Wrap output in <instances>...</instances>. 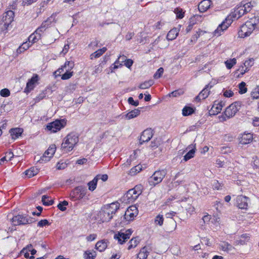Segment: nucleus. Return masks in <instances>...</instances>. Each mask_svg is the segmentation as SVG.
<instances>
[{"mask_svg":"<svg viewBox=\"0 0 259 259\" xmlns=\"http://www.w3.org/2000/svg\"><path fill=\"white\" fill-rule=\"evenodd\" d=\"M79 135L75 132L68 133L63 139L61 149L63 153L71 152L79 142Z\"/></svg>","mask_w":259,"mask_h":259,"instance_id":"nucleus-1","label":"nucleus"},{"mask_svg":"<svg viewBox=\"0 0 259 259\" xmlns=\"http://www.w3.org/2000/svg\"><path fill=\"white\" fill-rule=\"evenodd\" d=\"M119 208V203L113 202L104 205L100 211V217L103 222L110 221Z\"/></svg>","mask_w":259,"mask_h":259,"instance_id":"nucleus-2","label":"nucleus"},{"mask_svg":"<svg viewBox=\"0 0 259 259\" xmlns=\"http://www.w3.org/2000/svg\"><path fill=\"white\" fill-rule=\"evenodd\" d=\"M252 7L253 5L251 2L246 3L242 2L239 5L235 8L234 11L230 13L227 18L232 19L233 21L235 19H238L245 14L249 12Z\"/></svg>","mask_w":259,"mask_h":259,"instance_id":"nucleus-3","label":"nucleus"},{"mask_svg":"<svg viewBox=\"0 0 259 259\" xmlns=\"http://www.w3.org/2000/svg\"><path fill=\"white\" fill-rule=\"evenodd\" d=\"M256 26V23L252 19L247 21L245 24L241 25L238 34L240 38H244L249 36L254 30Z\"/></svg>","mask_w":259,"mask_h":259,"instance_id":"nucleus-4","label":"nucleus"},{"mask_svg":"<svg viewBox=\"0 0 259 259\" xmlns=\"http://www.w3.org/2000/svg\"><path fill=\"white\" fill-rule=\"evenodd\" d=\"M167 174L165 169L156 170L153 175L148 179V183L150 186L155 187L160 184Z\"/></svg>","mask_w":259,"mask_h":259,"instance_id":"nucleus-5","label":"nucleus"},{"mask_svg":"<svg viewBox=\"0 0 259 259\" xmlns=\"http://www.w3.org/2000/svg\"><path fill=\"white\" fill-rule=\"evenodd\" d=\"M67 124L66 119H56L47 124L46 130L51 133H55L63 128Z\"/></svg>","mask_w":259,"mask_h":259,"instance_id":"nucleus-6","label":"nucleus"},{"mask_svg":"<svg viewBox=\"0 0 259 259\" xmlns=\"http://www.w3.org/2000/svg\"><path fill=\"white\" fill-rule=\"evenodd\" d=\"M14 17V12L12 10L6 11L3 16V22L4 24L1 28V31L4 33L8 32V28L11 23L13 22Z\"/></svg>","mask_w":259,"mask_h":259,"instance_id":"nucleus-7","label":"nucleus"},{"mask_svg":"<svg viewBox=\"0 0 259 259\" xmlns=\"http://www.w3.org/2000/svg\"><path fill=\"white\" fill-rule=\"evenodd\" d=\"M56 14H53L46 20L43 21L41 25L35 30V31L36 33L40 35V36L42 37L46 30L50 27L53 23H55L56 21Z\"/></svg>","mask_w":259,"mask_h":259,"instance_id":"nucleus-8","label":"nucleus"},{"mask_svg":"<svg viewBox=\"0 0 259 259\" xmlns=\"http://www.w3.org/2000/svg\"><path fill=\"white\" fill-rule=\"evenodd\" d=\"M142 188L141 185H137L126 192L125 197L129 203L134 202L138 198L142 193Z\"/></svg>","mask_w":259,"mask_h":259,"instance_id":"nucleus-9","label":"nucleus"},{"mask_svg":"<svg viewBox=\"0 0 259 259\" xmlns=\"http://www.w3.org/2000/svg\"><path fill=\"white\" fill-rule=\"evenodd\" d=\"M11 222L14 226L25 225L32 223V219L24 214H18L14 216Z\"/></svg>","mask_w":259,"mask_h":259,"instance_id":"nucleus-10","label":"nucleus"},{"mask_svg":"<svg viewBox=\"0 0 259 259\" xmlns=\"http://www.w3.org/2000/svg\"><path fill=\"white\" fill-rule=\"evenodd\" d=\"M233 22V20L229 18H226L213 32L214 36L218 37L222 34L224 31L227 29Z\"/></svg>","mask_w":259,"mask_h":259,"instance_id":"nucleus-11","label":"nucleus"},{"mask_svg":"<svg viewBox=\"0 0 259 259\" xmlns=\"http://www.w3.org/2000/svg\"><path fill=\"white\" fill-rule=\"evenodd\" d=\"M133 231L131 229H127L124 232L119 231L114 236V239L118 241L120 244L125 242L131 237Z\"/></svg>","mask_w":259,"mask_h":259,"instance_id":"nucleus-12","label":"nucleus"},{"mask_svg":"<svg viewBox=\"0 0 259 259\" xmlns=\"http://www.w3.org/2000/svg\"><path fill=\"white\" fill-rule=\"evenodd\" d=\"M87 193V190L82 186H78L74 188L70 193V197L74 200H79L83 198Z\"/></svg>","mask_w":259,"mask_h":259,"instance_id":"nucleus-13","label":"nucleus"},{"mask_svg":"<svg viewBox=\"0 0 259 259\" xmlns=\"http://www.w3.org/2000/svg\"><path fill=\"white\" fill-rule=\"evenodd\" d=\"M249 199L248 197L240 195L237 196L236 203L237 207L240 209H247L248 206Z\"/></svg>","mask_w":259,"mask_h":259,"instance_id":"nucleus-14","label":"nucleus"},{"mask_svg":"<svg viewBox=\"0 0 259 259\" xmlns=\"http://www.w3.org/2000/svg\"><path fill=\"white\" fill-rule=\"evenodd\" d=\"M238 142L242 145H246L250 143L253 140V134L246 132L240 134L237 138Z\"/></svg>","mask_w":259,"mask_h":259,"instance_id":"nucleus-15","label":"nucleus"},{"mask_svg":"<svg viewBox=\"0 0 259 259\" xmlns=\"http://www.w3.org/2000/svg\"><path fill=\"white\" fill-rule=\"evenodd\" d=\"M238 103L237 102H235L230 105L224 112L225 116L227 118L234 116L238 111Z\"/></svg>","mask_w":259,"mask_h":259,"instance_id":"nucleus-16","label":"nucleus"},{"mask_svg":"<svg viewBox=\"0 0 259 259\" xmlns=\"http://www.w3.org/2000/svg\"><path fill=\"white\" fill-rule=\"evenodd\" d=\"M153 136V131L150 128H147L141 134L139 139L140 144H143L144 143L149 141Z\"/></svg>","mask_w":259,"mask_h":259,"instance_id":"nucleus-17","label":"nucleus"},{"mask_svg":"<svg viewBox=\"0 0 259 259\" xmlns=\"http://www.w3.org/2000/svg\"><path fill=\"white\" fill-rule=\"evenodd\" d=\"M138 210L135 205L130 206L125 211V217L128 221L134 220V218L137 215Z\"/></svg>","mask_w":259,"mask_h":259,"instance_id":"nucleus-18","label":"nucleus"},{"mask_svg":"<svg viewBox=\"0 0 259 259\" xmlns=\"http://www.w3.org/2000/svg\"><path fill=\"white\" fill-rule=\"evenodd\" d=\"M38 76L37 74H34L32 77L29 79L27 83L24 92L26 93H29L33 90L35 87V84L38 81Z\"/></svg>","mask_w":259,"mask_h":259,"instance_id":"nucleus-19","label":"nucleus"},{"mask_svg":"<svg viewBox=\"0 0 259 259\" xmlns=\"http://www.w3.org/2000/svg\"><path fill=\"white\" fill-rule=\"evenodd\" d=\"M74 66V63L72 61H66L64 64L61 66L58 70L54 72V75L55 77L60 76V74L62 73L64 70H71Z\"/></svg>","mask_w":259,"mask_h":259,"instance_id":"nucleus-20","label":"nucleus"},{"mask_svg":"<svg viewBox=\"0 0 259 259\" xmlns=\"http://www.w3.org/2000/svg\"><path fill=\"white\" fill-rule=\"evenodd\" d=\"M55 151L56 148L54 146L52 147H50L41 157L39 161L45 162L49 161L50 160V158L53 156Z\"/></svg>","mask_w":259,"mask_h":259,"instance_id":"nucleus-21","label":"nucleus"},{"mask_svg":"<svg viewBox=\"0 0 259 259\" xmlns=\"http://www.w3.org/2000/svg\"><path fill=\"white\" fill-rule=\"evenodd\" d=\"M224 106V103L223 102H220L217 103L216 102L214 103L212 105L211 108L209 110V113L211 115H217L219 113H220L223 107Z\"/></svg>","mask_w":259,"mask_h":259,"instance_id":"nucleus-22","label":"nucleus"},{"mask_svg":"<svg viewBox=\"0 0 259 259\" xmlns=\"http://www.w3.org/2000/svg\"><path fill=\"white\" fill-rule=\"evenodd\" d=\"M219 249L224 252L229 253L235 248L229 243L226 241H221L219 244Z\"/></svg>","mask_w":259,"mask_h":259,"instance_id":"nucleus-23","label":"nucleus"},{"mask_svg":"<svg viewBox=\"0 0 259 259\" xmlns=\"http://www.w3.org/2000/svg\"><path fill=\"white\" fill-rule=\"evenodd\" d=\"M211 86L207 84L205 87L201 91L199 95L196 96V100L200 101L206 99L209 95L210 91L209 89Z\"/></svg>","mask_w":259,"mask_h":259,"instance_id":"nucleus-24","label":"nucleus"},{"mask_svg":"<svg viewBox=\"0 0 259 259\" xmlns=\"http://www.w3.org/2000/svg\"><path fill=\"white\" fill-rule=\"evenodd\" d=\"M187 149H189V151L185 154L184 156L183 160L185 161H187L189 159L193 158L195 155V153L196 152V147L195 145L193 144L190 145Z\"/></svg>","mask_w":259,"mask_h":259,"instance_id":"nucleus-25","label":"nucleus"},{"mask_svg":"<svg viewBox=\"0 0 259 259\" xmlns=\"http://www.w3.org/2000/svg\"><path fill=\"white\" fill-rule=\"evenodd\" d=\"M212 2L210 0H203L198 5V10L201 13L206 12L211 6Z\"/></svg>","mask_w":259,"mask_h":259,"instance_id":"nucleus-26","label":"nucleus"},{"mask_svg":"<svg viewBox=\"0 0 259 259\" xmlns=\"http://www.w3.org/2000/svg\"><path fill=\"white\" fill-rule=\"evenodd\" d=\"M23 132V129L22 128H12L10 131V133L12 137V138L14 140L18 139Z\"/></svg>","mask_w":259,"mask_h":259,"instance_id":"nucleus-27","label":"nucleus"},{"mask_svg":"<svg viewBox=\"0 0 259 259\" xmlns=\"http://www.w3.org/2000/svg\"><path fill=\"white\" fill-rule=\"evenodd\" d=\"M180 28H174L168 32L166 38L168 40H172L176 38L178 35Z\"/></svg>","mask_w":259,"mask_h":259,"instance_id":"nucleus-28","label":"nucleus"},{"mask_svg":"<svg viewBox=\"0 0 259 259\" xmlns=\"http://www.w3.org/2000/svg\"><path fill=\"white\" fill-rule=\"evenodd\" d=\"M107 247V242L105 240L98 241L95 245V248L100 252L104 251Z\"/></svg>","mask_w":259,"mask_h":259,"instance_id":"nucleus-29","label":"nucleus"},{"mask_svg":"<svg viewBox=\"0 0 259 259\" xmlns=\"http://www.w3.org/2000/svg\"><path fill=\"white\" fill-rule=\"evenodd\" d=\"M99 180V176H96L93 180L88 183L89 190L90 191H94L97 188L98 181Z\"/></svg>","mask_w":259,"mask_h":259,"instance_id":"nucleus-30","label":"nucleus"},{"mask_svg":"<svg viewBox=\"0 0 259 259\" xmlns=\"http://www.w3.org/2000/svg\"><path fill=\"white\" fill-rule=\"evenodd\" d=\"M149 254V249L146 246L141 248L137 254V259H146Z\"/></svg>","mask_w":259,"mask_h":259,"instance_id":"nucleus-31","label":"nucleus"},{"mask_svg":"<svg viewBox=\"0 0 259 259\" xmlns=\"http://www.w3.org/2000/svg\"><path fill=\"white\" fill-rule=\"evenodd\" d=\"M140 113H141V111L140 109H139L138 108L135 109L134 110H132L130 112H128V113H127L125 115V117L127 119L130 120V119H133V118H134L137 117L138 116H139L140 114Z\"/></svg>","mask_w":259,"mask_h":259,"instance_id":"nucleus-32","label":"nucleus"},{"mask_svg":"<svg viewBox=\"0 0 259 259\" xmlns=\"http://www.w3.org/2000/svg\"><path fill=\"white\" fill-rule=\"evenodd\" d=\"M106 51L107 48L106 47H103L102 49H99L90 55V59L93 60L94 59L98 58L102 56Z\"/></svg>","mask_w":259,"mask_h":259,"instance_id":"nucleus-33","label":"nucleus"},{"mask_svg":"<svg viewBox=\"0 0 259 259\" xmlns=\"http://www.w3.org/2000/svg\"><path fill=\"white\" fill-rule=\"evenodd\" d=\"M121 58H118L115 62L112 64L109 67V71L108 74L110 73H113L116 69L120 68L122 66V64L120 62V59Z\"/></svg>","mask_w":259,"mask_h":259,"instance_id":"nucleus-34","label":"nucleus"},{"mask_svg":"<svg viewBox=\"0 0 259 259\" xmlns=\"http://www.w3.org/2000/svg\"><path fill=\"white\" fill-rule=\"evenodd\" d=\"M41 37L40 36V35L38 34L35 31H34L28 37V40L32 45L33 44L37 42L41 39Z\"/></svg>","mask_w":259,"mask_h":259,"instance_id":"nucleus-35","label":"nucleus"},{"mask_svg":"<svg viewBox=\"0 0 259 259\" xmlns=\"http://www.w3.org/2000/svg\"><path fill=\"white\" fill-rule=\"evenodd\" d=\"M96 255L97 254L95 251L88 250L84 251L83 258L84 259H94Z\"/></svg>","mask_w":259,"mask_h":259,"instance_id":"nucleus-36","label":"nucleus"},{"mask_svg":"<svg viewBox=\"0 0 259 259\" xmlns=\"http://www.w3.org/2000/svg\"><path fill=\"white\" fill-rule=\"evenodd\" d=\"M38 170L37 168H35V167H31L30 169L26 170L25 171V175L28 178H31L32 177L35 176L36 175H37V174L38 173Z\"/></svg>","mask_w":259,"mask_h":259,"instance_id":"nucleus-37","label":"nucleus"},{"mask_svg":"<svg viewBox=\"0 0 259 259\" xmlns=\"http://www.w3.org/2000/svg\"><path fill=\"white\" fill-rule=\"evenodd\" d=\"M14 154L11 151L7 152L5 153V156L0 159L1 164H2V162L4 163L5 161H9L11 160Z\"/></svg>","mask_w":259,"mask_h":259,"instance_id":"nucleus-38","label":"nucleus"},{"mask_svg":"<svg viewBox=\"0 0 259 259\" xmlns=\"http://www.w3.org/2000/svg\"><path fill=\"white\" fill-rule=\"evenodd\" d=\"M41 201L44 205L50 206L52 205L54 201L52 199H50V197L48 195H43L42 196Z\"/></svg>","mask_w":259,"mask_h":259,"instance_id":"nucleus-39","label":"nucleus"},{"mask_svg":"<svg viewBox=\"0 0 259 259\" xmlns=\"http://www.w3.org/2000/svg\"><path fill=\"white\" fill-rule=\"evenodd\" d=\"M154 83V81L152 80H149L145 81L144 82L141 83L139 88L142 90L147 89L151 87Z\"/></svg>","mask_w":259,"mask_h":259,"instance_id":"nucleus-40","label":"nucleus"},{"mask_svg":"<svg viewBox=\"0 0 259 259\" xmlns=\"http://www.w3.org/2000/svg\"><path fill=\"white\" fill-rule=\"evenodd\" d=\"M140 240L138 237L133 238L129 242L128 249L130 250L132 248H135L139 243Z\"/></svg>","mask_w":259,"mask_h":259,"instance_id":"nucleus-41","label":"nucleus"},{"mask_svg":"<svg viewBox=\"0 0 259 259\" xmlns=\"http://www.w3.org/2000/svg\"><path fill=\"white\" fill-rule=\"evenodd\" d=\"M142 165L141 164H138L132 168L130 171V173L131 175H135L142 171Z\"/></svg>","mask_w":259,"mask_h":259,"instance_id":"nucleus-42","label":"nucleus"},{"mask_svg":"<svg viewBox=\"0 0 259 259\" xmlns=\"http://www.w3.org/2000/svg\"><path fill=\"white\" fill-rule=\"evenodd\" d=\"M184 93V91L182 89H179L178 90H175L170 93L168 94V96L173 97H179Z\"/></svg>","mask_w":259,"mask_h":259,"instance_id":"nucleus-43","label":"nucleus"},{"mask_svg":"<svg viewBox=\"0 0 259 259\" xmlns=\"http://www.w3.org/2000/svg\"><path fill=\"white\" fill-rule=\"evenodd\" d=\"M194 112L193 109L191 107L185 106L182 110V114L186 116L192 114Z\"/></svg>","mask_w":259,"mask_h":259,"instance_id":"nucleus-44","label":"nucleus"},{"mask_svg":"<svg viewBox=\"0 0 259 259\" xmlns=\"http://www.w3.org/2000/svg\"><path fill=\"white\" fill-rule=\"evenodd\" d=\"M236 59L235 58H233L226 61L225 62V64L227 68L230 69L236 64Z\"/></svg>","mask_w":259,"mask_h":259,"instance_id":"nucleus-45","label":"nucleus"},{"mask_svg":"<svg viewBox=\"0 0 259 259\" xmlns=\"http://www.w3.org/2000/svg\"><path fill=\"white\" fill-rule=\"evenodd\" d=\"M254 63V60L252 58H250L246 60L243 63V65L246 68L249 70L250 68L253 65Z\"/></svg>","mask_w":259,"mask_h":259,"instance_id":"nucleus-46","label":"nucleus"},{"mask_svg":"<svg viewBox=\"0 0 259 259\" xmlns=\"http://www.w3.org/2000/svg\"><path fill=\"white\" fill-rule=\"evenodd\" d=\"M251 97L253 99H259V85L253 89L251 93Z\"/></svg>","mask_w":259,"mask_h":259,"instance_id":"nucleus-47","label":"nucleus"},{"mask_svg":"<svg viewBox=\"0 0 259 259\" xmlns=\"http://www.w3.org/2000/svg\"><path fill=\"white\" fill-rule=\"evenodd\" d=\"M68 205V202L64 200L62 202H60L57 205L58 208L62 211H65L66 210V206Z\"/></svg>","mask_w":259,"mask_h":259,"instance_id":"nucleus-48","label":"nucleus"},{"mask_svg":"<svg viewBox=\"0 0 259 259\" xmlns=\"http://www.w3.org/2000/svg\"><path fill=\"white\" fill-rule=\"evenodd\" d=\"M223 186L224 184L223 183H220L217 180H214L212 183L213 189L217 190H222Z\"/></svg>","mask_w":259,"mask_h":259,"instance_id":"nucleus-49","label":"nucleus"},{"mask_svg":"<svg viewBox=\"0 0 259 259\" xmlns=\"http://www.w3.org/2000/svg\"><path fill=\"white\" fill-rule=\"evenodd\" d=\"M177 18L182 19L184 17V12L181 8H177L174 10Z\"/></svg>","mask_w":259,"mask_h":259,"instance_id":"nucleus-50","label":"nucleus"},{"mask_svg":"<svg viewBox=\"0 0 259 259\" xmlns=\"http://www.w3.org/2000/svg\"><path fill=\"white\" fill-rule=\"evenodd\" d=\"M238 88L239 89V93L242 94H244L247 92V88H246V83L245 82L242 81L238 85Z\"/></svg>","mask_w":259,"mask_h":259,"instance_id":"nucleus-51","label":"nucleus"},{"mask_svg":"<svg viewBox=\"0 0 259 259\" xmlns=\"http://www.w3.org/2000/svg\"><path fill=\"white\" fill-rule=\"evenodd\" d=\"M69 70H70L66 69L65 73L61 76V79L62 80H67L72 77L73 75V72L69 71Z\"/></svg>","mask_w":259,"mask_h":259,"instance_id":"nucleus-52","label":"nucleus"},{"mask_svg":"<svg viewBox=\"0 0 259 259\" xmlns=\"http://www.w3.org/2000/svg\"><path fill=\"white\" fill-rule=\"evenodd\" d=\"M70 44V42L68 40H67L65 42L64 46L63 48V50H62V52H61V54L65 55L68 53V52L69 50V48H70V47H69Z\"/></svg>","mask_w":259,"mask_h":259,"instance_id":"nucleus-53","label":"nucleus"},{"mask_svg":"<svg viewBox=\"0 0 259 259\" xmlns=\"http://www.w3.org/2000/svg\"><path fill=\"white\" fill-rule=\"evenodd\" d=\"M163 217L162 215L159 214L158 215L155 219V223L156 225H158L159 226H162L163 223Z\"/></svg>","mask_w":259,"mask_h":259,"instance_id":"nucleus-54","label":"nucleus"},{"mask_svg":"<svg viewBox=\"0 0 259 259\" xmlns=\"http://www.w3.org/2000/svg\"><path fill=\"white\" fill-rule=\"evenodd\" d=\"M163 68L162 67L159 68L154 74V78L155 79H158L161 77L162 74L163 73Z\"/></svg>","mask_w":259,"mask_h":259,"instance_id":"nucleus-55","label":"nucleus"},{"mask_svg":"<svg viewBox=\"0 0 259 259\" xmlns=\"http://www.w3.org/2000/svg\"><path fill=\"white\" fill-rule=\"evenodd\" d=\"M0 95L3 97H8L10 95V92L8 89H2L0 91Z\"/></svg>","mask_w":259,"mask_h":259,"instance_id":"nucleus-56","label":"nucleus"},{"mask_svg":"<svg viewBox=\"0 0 259 259\" xmlns=\"http://www.w3.org/2000/svg\"><path fill=\"white\" fill-rule=\"evenodd\" d=\"M46 94L42 92L41 93H40L36 98L34 99L35 102L37 103L42 100L46 97Z\"/></svg>","mask_w":259,"mask_h":259,"instance_id":"nucleus-57","label":"nucleus"},{"mask_svg":"<svg viewBox=\"0 0 259 259\" xmlns=\"http://www.w3.org/2000/svg\"><path fill=\"white\" fill-rule=\"evenodd\" d=\"M67 167V163L64 162L60 161L58 162L56 165L57 169H64Z\"/></svg>","mask_w":259,"mask_h":259,"instance_id":"nucleus-58","label":"nucleus"},{"mask_svg":"<svg viewBox=\"0 0 259 259\" xmlns=\"http://www.w3.org/2000/svg\"><path fill=\"white\" fill-rule=\"evenodd\" d=\"M49 221L46 220H41L40 221H39L37 223V226L39 227H43L45 226L49 225Z\"/></svg>","mask_w":259,"mask_h":259,"instance_id":"nucleus-59","label":"nucleus"},{"mask_svg":"<svg viewBox=\"0 0 259 259\" xmlns=\"http://www.w3.org/2000/svg\"><path fill=\"white\" fill-rule=\"evenodd\" d=\"M223 95L225 97L230 98L234 95V93L232 91H231L230 90H225L223 92Z\"/></svg>","mask_w":259,"mask_h":259,"instance_id":"nucleus-60","label":"nucleus"},{"mask_svg":"<svg viewBox=\"0 0 259 259\" xmlns=\"http://www.w3.org/2000/svg\"><path fill=\"white\" fill-rule=\"evenodd\" d=\"M221 151L223 154H227L231 152V149L228 146H223L221 148Z\"/></svg>","mask_w":259,"mask_h":259,"instance_id":"nucleus-61","label":"nucleus"},{"mask_svg":"<svg viewBox=\"0 0 259 259\" xmlns=\"http://www.w3.org/2000/svg\"><path fill=\"white\" fill-rule=\"evenodd\" d=\"M128 103L129 104L133 105L134 106H137L139 105V101L138 100L135 101L133 97H130L128 99Z\"/></svg>","mask_w":259,"mask_h":259,"instance_id":"nucleus-62","label":"nucleus"},{"mask_svg":"<svg viewBox=\"0 0 259 259\" xmlns=\"http://www.w3.org/2000/svg\"><path fill=\"white\" fill-rule=\"evenodd\" d=\"M203 32L202 30L199 29V30L198 31H197L196 33L192 36V39H193L194 41H196L197 39L199 37L200 35Z\"/></svg>","mask_w":259,"mask_h":259,"instance_id":"nucleus-63","label":"nucleus"},{"mask_svg":"<svg viewBox=\"0 0 259 259\" xmlns=\"http://www.w3.org/2000/svg\"><path fill=\"white\" fill-rule=\"evenodd\" d=\"M238 70L239 71V74L241 75H244L246 72L248 71V70L244 65H241L240 66Z\"/></svg>","mask_w":259,"mask_h":259,"instance_id":"nucleus-64","label":"nucleus"}]
</instances>
